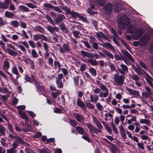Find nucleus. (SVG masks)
<instances>
[{"instance_id": "nucleus-60", "label": "nucleus", "mask_w": 153, "mask_h": 153, "mask_svg": "<svg viewBox=\"0 0 153 153\" xmlns=\"http://www.w3.org/2000/svg\"><path fill=\"white\" fill-rule=\"evenodd\" d=\"M56 84L57 87L59 88H62L63 87L64 85L62 82H56Z\"/></svg>"}, {"instance_id": "nucleus-24", "label": "nucleus", "mask_w": 153, "mask_h": 153, "mask_svg": "<svg viewBox=\"0 0 153 153\" xmlns=\"http://www.w3.org/2000/svg\"><path fill=\"white\" fill-rule=\"evenodd\" d=\"M111 151L112 153H117V152H118L119 150L115 145L112 144L111 148Z\"/></svg>"}, {"instance_id": "nucleus-62", "label": "nucleus", "mask_w": 153, "mask_h": 153, "mask_svg": "<svg viewBox=\"0 0 153 153\" xmlns=\"http://www.w3.org/2000/svg\"><path fill=\"white\" fill-rule=\"evenodd\" d=\"M61 71L64 74L65 76H66L67 75L68 72V70L66 68H61Z\"/></svg>"}, {"instance_id": "nucleus-18", "label": "nucleus", "mask_w": 153, "mask_h": 153, "mask_svg": "<svg viewBox=\"0 0 153 153\" xmlns=\"http://www.w3.org/2000/svg\"><path fill=\"white\" fill-rule=\"evenodd\" d=\"M146 79L148 83L150 85V86L152 87H153V84L151 81L153 80V79L149 75L147 74Z\"/></svg>"}, {"instance_id": "nucleus-49", "label": "nucleus", "mask_w": 153, "mask_h": 153, "mask_svg": "<svg viewBox=\"0 0 153 153\" xmlns=\"http://www.w3.org/2000/svg\"><path fill=\"white\" fill-rule=\"evenodd\" d=\"M12 73L16 75H17L18 74H19V72L17 69V68L15 67L14 66L13 67L12 70Z\"/></svg>"}, {"instance_id": "nucleus-50", "label": "nucleus", "mask_w": 153, "mask_h": 153, "mask_svg": "<svg viewBox=\"0 0 153 153\" xmlns=\"http://www.w3.org/2000/svg\"><path fill=\"white\" fill-rule=\"evenodd\" d=\"M106 130L109 133H111L112 131L111 128L108 125V124H105V126L104 127Z\"/></svg>"}, {"instance_id": "nucleus-34", "label": "nucleus", "mask_w": 153, "mask_h": 153, "mask_svg": "<svg viewBox=\"0 0 153 153\" xmlns=\"http://www.w3.org/2000/svg\"><path fill=\"white\" fill-rule=\"evenodd\" d=\"M79 78V76H74L73 78L74 84L75 86H77V85L78 84Z\"/></svg>"}, {"instance_id": "nucleus-57", "label": "nucleus", "mask_w": 153, "mask_h": 153, "mask_svg": "<svg viewBox=\"0 0 153 153\" xmlns=\"http://www.w3.org/2000/svg\"><path fill=\"white\" fill-rule=\"evenodd\" d=\"M108 64L111 69L113 71H115L116 68L115 66L111 62H109Z\"/></svg>"}, {"instance_id": "nucleus-8", "label": "nucleus", "mask_w": 153, "mask_h": 153, "mask_svg": "<svg viewBox=\"0 0 153 153\" xmlns=\"http://www.w3.org/2000/svg\"><path fill=\"white\" fill-rule=\"evenodd\" d=\"M86 125L89 129L90 133L91 134L92 136L93 137H94L95 135L93 133H96V128L90 123H87L86 124Z\"/></svg>"}, {"instance_id": "nucleus-37", "label": "nucleus", "mask_w": 153, "mask_h": 153, "mask_svg": "<svg viewBox=\"0 0 153 153\" xmlns=\"http://www.w3.org/2000/svg\"><path fill=\"white\" fill-rule=\"evenodd\" d=\"M7 126H8V128L9 129V130L10 131V132L12 133L14 135H16V133L13 130V126L11 124L9 123L7 124Z\"/></svg>"}, {"instance_id": "nucleus-32", "label": "nucleus", "mask_w": 153, "mask_h": 153, "mask_svg": "<svg viewBox=\"0 0 153 153\" xmlns=\"http://www.w3.org/2000/svg\"><path fill=\"white\" fill-rule=\"evenodd\" d=\"M34 84L35 85L39 91H42L43 88L42 86H41L40 85L39 82H36Z\"/></svg>"}, {"instance_id": "nucleus-43", "label": "nucleus", "mask_w": 153, "mask_h": 153, "mask_svg": "<svg viewBox=\"0 0 153 153\" xmlns=\"http://www.w3.org/2000/svg\"><path fill=\"white\" fill-rule=\"evenodd\" d=\"M53 10L54 11L59 13H63L62 11L57 6H53Z\"/></svg>"}, {"instance_id": "nucleus-47", "label": "nucleus", "mask_w": 153, "mask_h": 153, "mask_svg": "<svg viewBox=\"0 0 153 153\" xmlns=\"http://www.w3.org/2000/svg\"><path fill=\"white\" fill-rule=\"evenodd\" d=\"M98 4L101 6H102L106 3V0H97ZM97 0H96V1Z\"/></svg>"}, {"instance_id": "nucleus-22", "label": "nucleus", "mask_w": 153, "mask_h": 153, "mask_svg": "<svg viewBox=\"0 0 153 153\" xmlns=\"http://www.w3.org/2000/svg\"><path fill=\"white\" fill-rule=\"evenodd\" d=\"M43 6L48 10L53 9V6L52 4L47 3L43 4Z\"/></svg>"}, {"instance_id": "nucleus-23", "label": "nucleus", "mask_w": 153, "mask_h": 153, "mask_svg": "<svg viewBox=\"0 0 153 153\" xmlns=\"http://www.w3.org/2000/svg\"><path fill=\"white\" fill-rule=\"evenodd\" d=\"M95 40V38L94 36H91L90 37L89 42L90 44L93 43V47L95 49H96V42L94 41Z\"/></svg>"}, {"instance_id": "nucleus-12", "label": "nucleus", "mask_w": 153, "mask_h": 153, "mask_svg": "<svg viewBox=\"0 0 153 153\" xmlns=\"http://www.w3.org/2000/svg\"><path fill=\"white\" fill-rule=\"evenodd\" d=\"M77 105L81 108L84 111H86V108L85 104L79 98H78L77 99Z\"/></svg>"}, {"instance_id": "nucleus-64", "label": "nucleus", "mask_w": 153, "mask_h": 153, "mask_svg": "<svg viewBox=\"0 0 153 153\" xmlns=\"http://www.w3.org/2000/svg\"><path fill=\"white\" fill-rule=\"evenodd\" d=\"M132 78L135 81H137L139 79V77L136 75H133L132 76Z\"/></svg>"}, {"instance_id": "nucleus-1", "label": "nucleus", "mask_w": 153, "mask_h": 153, "mask_svg": "<svg viewBox=\"0 0 153 153\" xmlns=\"http://www.w3.org/2000/svg\"><path fill=\"white\" fill-rule=\"evenodd\" d=\"M130 23L129 18L126 16H123L119 19L118 25L119 27L123 29L127 27Z\"/></svg>"}, {"instance_id": "nucleus-30", "label": "nucleus", "mask_w": 153, "mask_h": 153, "mask_svg": "<svg viewBox=\"0 0 153 153\" xmlns=\"http://www.w3.org/2000/svg\"><path fill=\"white\" fill-rule=\"evenodd\" d=\"M10 24L11 25L14 27L15 28L18 27L20 25L19 23L17 20L12 21L10 22Z\"/></svg>"}, {"instance_id": "nucleus-3", "label": "nucleus", "mask_w": 153, "mask_h": 153, "mask_svg": "<svg viewBox=\"0 0 153 153\" xmlns=\"http://www.w3.org/2000/svg\"><path fill=\"white\" fill-rule=\"evenodd\" d=\"M113 5L110 3H108L104 6V10L105 13L108 15H109L112 12Z\"/></svg>"}, {"instance_id": "nucleus-13", "label": "nucleus", "mask_w": 153, "mask_h": 153, "mask_svg": "<svg viewBox=\"0 0 153 153\" xmlns=\"http://www.w3.org/2000/svg\"><path fill=\"white\" fill-rule=\"evenodd\" d=\"M122 53L124 55L127 57L128 59L131 62H134V59L127 51L126 50L123 51H122Z\"/></svg>"}, {"instance_id": "nucleus-56", "label": "nucleus", "mask_w": 153, "mask_h": 153, "mask_svg": "<svg viewBox=\"0 0 153 153\" xmlns=\"http://www.w3.org/2000/svg\"><path fill=\"white\" fill-rule=\"evenodd\" d=\"M85 68L86 65L85 64L82 63L80 66V71L83 72L85 70Z\"/></svg>"}, {"instance_id": "nucleus-11", "label": "nucleus", "mask_w": 153, "mask_h": 153, "mask_svg": "<svg viewBox=\"0 0 153 153\" xmlns=\"http://www.w3.org/2000/svg\"><path fill=\"white\" fill-rule=\"evenodd\" d=\"M66 8L64 9V10L68 14H71L72 17L74 18L78 17L79 15V14L77 12H75L74 11H72L71 12L70 10L67 8L66 6Z\"/></svg>"}, {"instance_id": "nucleus-14", "label": "nucleus", "mask_w": 153, "mask_h": 153, "mask_svg": "<svg viewBox=\"0 0 153 153\" xmlns=\"http://www.w3.org/2000/svg\"><path fill=\"white\" fill-rule=\"evenodd\" d=\"M46 28L51 33H54V32H58L59 31L58 27H53L51 25H47Z\"/></svg>"}, {"instance_id": "nucleus-19", "label": "nucleus", "mask_w": 153, "mask_h": 153, "mask_svg": "<svg viewBox=\"0 0 153 153\" xmlns=\"http://www.w3.org/2000/svg\"><path fill=\"white\" fill-rule=\"evenodd\" d=\"M96 125L98 128V129H97L96 128V134H97L101 132L102 127L100 123L97 119Z\"/></svg>"}, {"instance_id": "nucleus-21", "label": "nucleus", "mask_w": 153, "mask_h": 153, "mask_svg": "<svg viewBox=\"0 0 153 153\" xmlns=\"http://www.w3.org/2000/svg\"><path fill=\"white\" fill-rule=\"evenodd\" d=\"M76 128L77 131L80 134H87L82 128L81 127L79 126L76 127Z\"/></svg>"}, {"instance_id": "nucleus-15", "label": "nucleus", "mask_w": 153, "mask_h": 153, "mask_svg": "<svg viewBox=\"0 0 153 153\" xmlns=\"http://www.w3.org/2000/svg\"><path fill=\"white\" fill-rule=\"evenodd\" d=\"M134 33L137 36V39L141 37L143 34V32L141 29L138 28L134 31Z\"/></svg>"}, {"instance_id": "nucleus-48", "label": "nucleus", "mask_w": 153, "mask_h": 153, "mask_svg": "<svg viewBox=\"0 0 153 153\" xmlns=\"http://www.w3.org/2000/svg\"><path fill=\"white\" fill-rule=\"evenodd\" d=\"M4 67H6L7 69L10 67V63L9 61L7 60L4 61Z\"/></svg>"}, {"instance_id": "nucleus-58", "label": "nucleus", "mask_w": 153, "mask_h": 153, "mask_svg": "<svg viewBox=\"0 0 153 153\" xmlns=\"http://www.w3.org/2000/svg\"><path fill=\"white\" fill-rule=\"evenodd\" d=\"M33 39L35 41L38 40L39 39H41L40 35H34L33 36Z\"/></svg>"}, {"instance_id": "nucleus-36", "label": "nucleus", "mask_w": 153, "mask_h": 153, "mask_svg": "<svg viewBox=\"0 0 153 153\" xmlns=\"http://www.w3.org/2000/svg\"><path fill=\"white\" fill-rule=\"evenodd\" d=\"M104 45L105 47L109 48L112 51H115L114 47L110 43L108 42L104 43Z\"/></svg>"}, {"instance_id": "nucleus-16", "label": "nucleus", "mask_w": 153, "mask_h": 153, "mask_svg": "<svg viewBox=\"0 0 153 153\" xmlns=\"http://www.w3.org/2000/svg\"><path fill=\"white\" fill-rule=\"evenodd\" d=\"M5 51L7 53L12 56H16L18 54L17 52L14 51L9 48H7Z\"/></svg>"}, {"instance_id": "nucleus-54", "label": "nucleus", "mask_w": 153, "mask_h": 153, "mask_svg": "<svg viewBox=\"0 0 153 153\" xmlns=\"http://www.w3.org/2000/svg\"><path fill=\"white\" fill-rule=\"evenodd\" d=\"M86 107L89 108L93 109L94 108V106H93V104H91L90 103L87 102L86 103Z\"/></svg>"}, {"instance_id": "nucleus-31", "label": "nucleus", "mask_w": 153, "mask_h": 153, "mask_svg": "<svg viewBox=\"0 0 153 153\" xmlns=\"http://www.w3.org/2000/svg\"><path fill=\"white\" fill-rule=\"evenodd\" d=\"M128 91L130 92L131 95H136V96H138L139 95V93L138 91L132 90L130 88H128Z\"/></svg>"}, {"instance_id": "nucleus-59", "label": "nucleus", "mask_w": 153, "mask_h": 153, "mask_svg": "<svg viewBox=\"0 0 153 153\" xmlns=\"http://www.w3.org/2000/svg\"><path fill=\"white\" fill-rule=\"evenodd\" d=\"M87 11L89 14L92 15L96 13V12L93 11L90 8L88 9Z\"/></svg>"}, {"instance_id": "nucleus-52", "label": "nucleus", "mask_w": 153, "mask_h": 153, "mask_svg": "<svg viewBox=\"0 0 153 153\" xmlns=\"http://www.w3.org/2000/svg\"><path fill=\"white\" fill-rule=\"evenodd\" d=\"M120 67L121 68L122 70L123 71H128V68L126 65L123 64H122L120 65Z\"/></svg>"}, {"instance_id": "nucleus-44", "label": "nucleus", "mask_w": 153, "mask_h": 153, "mask_svg": "<svg viewBox=\"0 0 153 153\" xmlns=\"http://www.w3.org/2000/svg\"><path fill=\"white\" fill-rule=\"evenodd\" d=\"M69 120L70 123L72 126H75L77 125V122L76 120L71 119H70Z\"/></svg>"}, {"instance_id": "nucleus-5", "label": "nucleus", "mask_w": 153, "mask_h": 153, "mask_svg": "<svg viewBox=\"0 0 153 153\" xmlns=\"http://www.w3.org/2000/svg\"><path fill=\"white\" fill-rule=\"evenodd\" d=\"M102 51L103 53H99V54L102 56L104 57L107 56L108 58H111L112 59H113L114 58L113 55L109 51L104 49L102 50Z\"/></svg>"}, {"instance_id": "nucleus-4", "label": "nucleus", "mask_w": 153, "mask_h": 153, "mask_svg": "<svg viewBox=\"0 0 153 153\" xmlns=\"http://www.w3.org/2000/svg\"><path fill=\"white\" fill-rule=\"evenodd\" d=\"M150 36L149 35L146 34L143 35L140 39V45H146L150 39Z\"/></svg>"}, {"instance_id": "nucleus-27", "label": "nucleus", "mask_w": 153, "mask_h": 153, "mask_svg": "<svg viewBox=\"0 0 153 153\" xmlns=\"http://www.w3.org/2000/svg\"><path fill=\"white\" fill-rule=\"evenodd\" d=\"M34 30L36 31H38L43 33H45V30L41 26H37L35 28Z\"/></svg>"}, {"instance_id": "nucleus-2", "label": "nucleus", "mask_w": 153, "mask_h": 153, "mask_svg": "<svg viewBox=\"0 0 153 153\" xmlns=\"http://www.w3.org/2000/svg\"><path fill=\"white\" fill-rule=\"evenodd\" d=\"M114 78L115 82L117 85H121L123 84L125 77L123 75H119L115 74L114 75Z\"/></svg>"}, {"instance_id": "nucleus-45", "label": "nucleus", "mask_w": 153, "mask_h": 153, "mask_svg": "<svg viewBox=\"0 0 153 153\" xmlns=\"http://www.w3.org/2000/svg\"><path fill=\"white\" fill-rule=\"evenodd\" d=\"M16 140L17 142L23 145H25L26 143L25 141L19 137H18V138H17Z\"/></svg>"}, {"instance_id": "nucleus-38", "label": "nucleus", "mask_w": 153, "mask_h": 153, "mask_svg": "<svg viewBox=\"0 0 153 153\" xmlns=\"http://www.w3.org/2000/svg\"><path fill=\"white\" fill-rule=\"evenodd\" d=\"M29 8L34 9L37 7V6L31 3H27L25 4Z\"/></svg>"}, {"instance_id": "nucleus-17", "label": "nucleus", "mask_w": 153, "mask_h": 153, "mask_svg": "<svg viewBox=\"0 0 153 153\" xmlns=\"http://www.w3.org/2000/svg\"><path fill=\"white\" fill-rule=\"evenodd\" d=\"M74 117L76 120L79 122L83 121L85 119V117L77 113L76 114L74 115Z\"/></svg>"}, {"instance_id": "nucleus-51", "label": "nucleus", "mask_w": 153, "mask_h": 153, "mask_svg": "<svg viewBox=\"0 0 153 153\" xmlns=\"http://www.w3.org/2000/svg\"><path fill=\"white\" fill-rule=\"evenodd\" d=\"M25 80L27 82H29L31 83H33V82L31 81L30 77L27 75H26L25 77Z\"/></svg>"}, {"instance_id": "nucleus-10", "label": "nucleus", "mask_w": 153, "mask_h": 153, "mask_svg": "<svg viewBox=\"0 0 153 153\" xmlns=\"http://www.w3.org/2000/svg\"><path fill=\"white\" fill-rule=\"evenodd\" d=\"M11 0H5L4 3L0 2V9H7L8 8Z\"/></svg>"}, {"instance_id": "nucleus-25", "label": "nucleus", "mask_w": 153, "mask_h": 153, "mask_svg": "<svg viewBox=\"0 0 153 153\" xmlns=\"http://www.w3.org/2000/svg\"><path fill=\"white\" fill-rule=\"evenodd\" d=\"M59 27L61 30L64 31L66 33L68 32V29L66 28L65 24L63 22H62L60 24Z\"/></svg>"}, {"instance_id": "nucleus-39", "label": "nucleus", "mask_w": 153, "mask_h": 153, "mask_svg": "<svg viewBox=\"0 0 153 153\" xmlns=\"http://www.w3.org/2000/svg\"><path fill=\"white\" fill-rule=\"evenodd\" d=\"M60 94V93L59 91H57L56 92H53L52 93L51 95L52 97L54 98L55 99H56L57 97Z\"/></svg>"}, {"instance_id": "nucleus-41", "label": "nucleus", "mask_w": 153, "mask_h": 153, "mask_svg": "<svg viewBox=\"0 0 153 153\" xmlns=\"http://www.w3.org/2000/svg\"><path fill=\"white\" fill-rule=\"evenodd\" d=\"M31 54L32 57L34 58H36L39 56L36 50L34 49H32L31 50Z\"/></svg>"}, {"instance_id": "nucleus-61", "label": "nucleus", "mask_w": 153, "mask_h": 153, "mask_svg": "<svg viewBox=\"0 0 153 153\" xmlns=\"http://www.w3.org/2000/svg\"><path fill=\"white\" fill-rule=\"evenodd\" d=\"M89 71L94 76H96V70L95 69L93 68H90Z\"/></svg>"}, {"instance_id": "nucleus-46", "label": "nucleus", "mask_w": 153, "mask_h": 153, "mask_svg": "<svg viewBox=\"0 0 153 153\" xmlns=\"http://www.w3.org/2000/svg\"><path fill=\"white\" fill-rule=\"evenodd\" d=\"M5 129L4 126H1L0 127V132L3 135L5 134Z\"/></svg>"}, {"instance_id": "nucleus-42", "label": "nucleus", "mask_w": 153, "mask_h": 153, "mask_svg": "<svg viewBox=\"0 0 153 153\" xmlns=\"http://www.w3.org/2000/svg\"><path fill=\"white\" fill-rule=\"evenodd\" d=\"M72 34L76 38H79L80 37V36H78L80 34V32L79 31L74 30L72 32Z\"/></svg>"}, {"instance_id": "nucleus-7", "label": "nucleus", "mask_w": 153, "mask_h": 153, "mask_svg": "<svg viewBox=\"0 0 153 153\" xmlns=\"http://www.w3.org/2000/svg\"><path fill=\"white\" fill-rule=\"evenodd\" d=\"M56 16L57 17L54 19L55 24H56L60 23L65 18V16L61 14H58Z\"/></svg>"}, {"instance_id": "nucleus-29", "label": "nucleus", "mask_w": 153, "mask_h": 153, "mask_svg": "<svg viewBox=\"0 0 153 153\" xmlns=\"http://www.w3.org/2000/svg\"><path fill=\"white\" fill-rule=\"evenodd\" d=\"M19 9L22 12H28L30 11L28 8L24 5H21L19 7Z\"/></svg>"}, {"instance_id": "nucleus-9", "label": "nucleus", "mask_w": 153, "mask_h": 153, "mask_svg": "<svg viewBox=\"0 0 153 153\" xmlns=\"http://www.w3.org/2000/svg\"><path fill=\"white\" fill-rule=\"evenodd\" d=\"M69 47L70 46L68 44H64L62 45V47L60 48V51L62 53H64L65 52H70L71 49Z\"/></svg>"}, {"instance_id": "nucleus-40", "label": "nucleus", "mask_w": 153, "mask_h": 153, "mask_svg": "<svg viewBox=\"0 0 153 153\" xmlns=\"http://www.w3.org/2000/svg\"><path fill=\"white\" fill-rule=\"evenodd\" d=\"M96 35L98 37L101 38L102 37L105 39L106 37L107 36H105L103 33L102 32H100L99 33H96Z\"/></svg>"}, {"instance_id": "nucleus-35", "label": "nucleus", "mask_w": 153, "mask_h": 153, "mask_svg": "<svg viewBox=\"0 0 153 153\" xmlns=\"http://www.w3.org/2000/svg\"><path fill=\"white\" fill-rule=\"evenodd\" d=\"M58 77H56V82H62V79L63 77V75L62 74H59L57 76Z\"/></svg>"}, {"instance_id": "nucleus-63", "label": "nucleus", "mask_w": 153, "mask_h": 153, "mask_svg": "<svg viewBox=\"0 0 153 153\" xmlns=\"http://www.w3.org/2000/svg\"><path fill=\"white\" fill-rule=\"evenodd\" d=\"M111 31L112 32V33L113 34V35L116 37H117V36H118V35L117 34V33L115 30L113 28L111 27Z\"/></svg>"}, {"instance_id": "nucleus-6", "label": "nucleus", "mask_w": 153, "mask_h": 153, "mask_svg": "<svg viewBox=\"0 0 153 153\" xmlns=\"http://www.w3.org/2000/svg\"><path fill=\"white\" fill-rule=\"evenodd\" d=\"M81 55L83 57H87L89 58H92L96 56V54L94 53L93 54L92 53L82 50L81 52Z\"/></svg>"}, {"instance_id": "nucleus-55", "label": "nucleus", "mask_w": 153, "mask_h": 153, "mask_svg": "<svg viewBox=\"0 0 153 153\" xmlns=\"http://www.w3.org/2000/svg\"><path fill=\"white\" fill-rule=\"evenodd\" d=\"M99 65L101 67L103 66L104 65L103 61L102 60H100L99 61H96V65Z\"/></svg>"}, {"instance_id": "nucleus-20", "label": "nucleus", "mask_w": 153, "mask_h": 153, "mask_svg": "<svg viewBox=\"0 0 153 153\" xmlns=\"http://www.w3.org/2000/svg\"><path fill=\"white\" fill-rule=\"evenodd\" d=\"M122 9L121 5L119 3H117L115 4L114 10L116 12L118 13L122 10Z\"/></svg>"}, {"instance_id": "nucleus-26", "label": "nucleus", "mask_w": 153, "mask_h": 153, "mask_svg": "<svg viewBox=\"0 0 153 153\" xmlns=\"http://www.w3.org/2000/svg\"><path fill=\"white\" fill-rule=\"evenodd\" d=\"M45 17L50 24H52L54 26H55V23L54 21L52 19L50 16L48 15L47 14L45 15Z\"/></svg>"}, {"instance_id": "nucleus-28", "label": "nucleus", "mask_w": 153, "mask_h": 153, "mask_svg": "<svg viewBox=\"0 0 153 153\" xmlns=\"http://www.w3.org/2000/svg\"><path fill=\"white\" fill-rule=\"evenodd\" d=\"M5 16L8 18H12L14 17V14L11 12L6 11L5 13Z\"/></svg>"}, {"instance_id": "nucleus-53", "label": "nucleus", "mask_w": 153, "mask_h": 153, "mask_svg": "<svg viewBox=\"0 0 153 153\" xmlns=\"http://www.w3.org/2000/svg\"><path fill=\"white\" fill-rule=\"evenodd\" d=\"M18 112L22 119H24L27 116L26 113L25 112L21 113L20 111H18Z\"/></svg>"}, {"instance_id": "nucleus-33", "label": "nucleus", "mask_w": 153, "mask_h": 153, "mask_svg": "<svg viewBox=\"0 0 153 153\" xmlns=\"http://www.w3.org/2000/svg\"><path fill=\"white\" fill-rule=\"evenodd\" d=\"M37 150L40 153H51L50 151L48 148L42 149H38Z\"/></svg>"}]
</instances>
